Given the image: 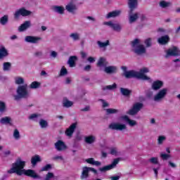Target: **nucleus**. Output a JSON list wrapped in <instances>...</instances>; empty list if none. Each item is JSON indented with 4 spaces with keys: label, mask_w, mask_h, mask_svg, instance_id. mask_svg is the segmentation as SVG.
I'll use <instances>...</instances> for the list:
<instances>
[{
    "label": "nucleus",
    "mask_w": 180,
    "mask_h": 180,
    "mask_svg": "<svg viewBox=\"0 0 180 180\" xmlns=\"http://www.w3.org/2000/svg\"><path fill=\"white\" fill-rule=\"evenodd\" d=\"M25 165L26 162L21 159H18L14 163L12 164L11 168L7 171L8 174H16L18 176L22 175H26V176H30L34 179L40 178L39 174L33 169H25Z\"/></svg>",
    "instance_id": "obj_1"
},
{
    "label": "nucleus",
    "mask_w": 180,
    "mask_h": 180,
    "mask_svg": "<svg viewBox=\"0 0 180 180\" xmlns=\"http://www.w3.org/2000/svg\"><path fill=\"white\" fill-rule=\"evenodd\" d=\"M124 77L125 78H136L137 79H142L143 81H149L150 77H148L146 74L149 72V70L147 68H143L140 70L139 72L134 70L127 71V68L126 66H122V68Z\"/></svg>",
    "instance_id": "obj_2"
},
{
    "label": "nucleus",
    "mask_w": 180,
    "mask_h": 180,
    "mask_svg": "<svg viewBox=\"0 0 180 180\" xmlns=\"http://www.w3.org/2000/svg\"><path fill=\"white\" fill-rule=\"evenodd\" d=\"M129 8L130 9L129 12V23H134L136 22L137 19H139V13H136L134 14H131V12L134 11L137 8V0H129L128 1Z\"/></svg>",
    "instance_id": "obj_3"
},
{
    "label": "nucleus",
    "mask_w": 180,
    "mask_h": 180,
    "mask_svg": "<svg viewBox=\"0 0 180 180\" xmlns=\"http://www.w3.org/2000/svg\"><path fill=\"white\" fill-rule=\"evenodd\" d=\"M17 95H14L15 101H19L21 98H29L30 93L27 91V84L19 86L16 91Z\"/></svg>",
    "instance_id": "obj_4"
},
{
    "label": "nucleus",
    "mask_w": 180,
    "mask_h": 180,
    "mask_svg": "<svg viewBox=\"0 0 180 180\" xmlns=\"http://www.w3.org/2000/svg\"><path fill=\"white\" fill-rule=\"evenodd\" d=\"M141 44V41L140 39H134L131 43L134 51H135L136 54H138L139 56L146 53V47H144V45Z\"/></svg>",
    "instance_id": "obj_5"
},
{
    "label": "nucleus",
    "mask_w": 180,
    "mask_h": 180,
    "mask_svg": "<svg viewBox=\"0 0 180 180\" xmlns=\"http://www.w3.org/2000/svg\"><path fill=\"white\" fill-rule=\"evenodd\" d=\"M165 57L166 58H168V57H176L178 56H180V51L179 49L176 46H173L172 48H169L166 51Z\"/></svg>",
    "instance_id": "obj_6"
},
{
    "label": "nucleus",
    "mask_w": 180,
    "mask_h": 180,
    "mask_svg": "<svg viewBox=\"0 0 180 180\" xmlns=\"http://www.w3.org/2000/svg\"><path fill=\"white\" fill-rule=\"evenodd\" d=\"M31 13L32 12L30 11L26 10L25 8H21L14 13V18L15 19H19L20 16H29Z\"/></svg>",
    "instance_id": "obj_7"
},
{
    "label": "nucleus",
    "mask_w": 180,
    "mask_h": 180,
    "mask_svg": "<svg viewBox=\"0 0 180 180\" xmlns=\"http://www.w3.org/2000/svg\"><path fill=\"white\" fill-rule=\"evenodd\" d=\"M141 108H143V103H136L134 104L133 108L130 109L129 111H127V115H130L131 116H134V115H137L139 112L141 110Z\"/></svg>",
    "instance_id": "obj_8"
},
{
    "label": "nucleus",
    "mask_w": 180,
    "mask_h": 180,
    "mask_svg": "<svg viewBox=\"0 0 180 180\" xmlns=\"http://www.w3.org/2000/svg\"><path fill=\"white\" fill-rule=\"evenodd\" d=\"M105 26H108L112 30H115V32H120L122 30V25L119 23H115L113 21H106L103 23Z\"/></svg>",
    "instance_id": "obj_9"
},
{
    "label": "nucleus",
    "mask_w": 180,
    "mask_h": 180,
    "mask_svg": "<svg viewBox=\"0 0 180 180\" xmlns=\"http://www.w3.org/2000/svg\"><path fill=\"white\" fill-rule=\"evenodd\" d=\"M167 92H168L167 89L160 90L153 98L155 102H161L165 98Z\"/></svg>",
    "instance_id": "obj_10"
},
{
    "label": "nucleus",
    "mask_w": 180,
    "mask_h": 180,
    "mask_svg": "<svg viewBox=\"0 0 180 180\" xmlns=\"http://www.w3.org/2000/svg\"><path fill=\"white\" fill-rule=\"evenodd\" d=\"M148 162H150V164H153L154 165H157V168L154 167L153 171L155 172V176H158V169H160V168H161V165L158 162V158H157V157L150 158L148 160Z\"/></svg>",
    "instance_id": "obj_11"
},
{
    "label": "nucleus",
    "mask_w": 180,
    "mask_h": 180,
    "mask_svg": "<svg viewBox=\"0 0 180 180\" xmlns=\"http://www.w3.org/2000/svg\"><path fill=\"white\" fill-rule=\"evenodd\" d=\"M119 158H116L113 160L111 165L101 167L99 171H101V172H106V171H110V169H113V168L116 167L117 164H119Z\"/></svg>",
    "instance_id": "obj_12"
},
{
    "label": "nucleus",
    "mask_w": 180,
    "mask_h": 180,
    "mask_svg": "<svg viewBox=\"0 0 180 180\" xmlns=\"http://www.w3.org/2000/svg\"><path fill=\"white\" fill-rule=\"evenodd\" d=\"M77 124H78L77 122H74L68 129H66L65 134L67 136V137L69 139L72 137L74 131H75V129H77Z\"/></svg>",
    "instance_id": "obj_13"
},
{
    "label": "nucleus",
    "mask_w": 180,
    "mask_h": 180,
    "mask_svg": "<svg viewBox=\"0 0 180 180\" xmlns=\"http://www.w3.org/2000/svg\"><path fill=\"white\" fill-rule=\"evenodd\" d=\"M65 9L66 11H68V12H69V13H72L73 15H75V13H77V11H78V7L75 4V3L71 1L68 3V5H66Z\"/></svg>",
    "instance_id": "obj_14"
},
{
    "label": "nucleus",
    "mask_w": 180,
    "mask_h": 180,
    "mask_svg": "<svg viewBox=\"0 0 180 180\" xmlns=\"http://www.w3.org/2000/svg\"><path fill=\"white\" fill-rule=\"evenodd\" d=\"M109 128L112 130H120V131H122V130H126L127 127L126 124H124L113 122L109 125Z\"/></svg>",
    "instance_id": "obj_15"
},
{
    "label": "nucleus",
    "mask_w": 180,
    "mask_h": 180,
    "mask_svg": "<svg viewBox=\"0 0 180 180\" xmlns=\"http://www.w3.org/2000/svg\"><path fill=\"white\" fill-rule=\"evenodd\" d=\"M89 171H91V172H94V174H96L97 172L96 169H94L93 167H83L81 179H86V177L88 176V174Z\"/></svg>",
    "instance_id": "obj_16"
},
{
    "label": "nucleus",
    "mask_w": 180,
    "mask_h": 180,
    "mask_svg": "<svg viewBox=\"0 0 180 180\" xmlns=\"http://www.w3.org/2000/svg\"><path fill=\"white\" fill-rule=\"evenodd\" d=\"M25 40L27 43H31L32 44H36L41 40V38H40L39 37L27 36V37H25Z\"/></svg>",
    "instance_id": "obj_17"
},
{
    "label": "nucleus",
    "mask_w": 180,
    "mask_h": 180,
    "mask_svg": "<svg viewBox=\"0 0 180 180\" xmlns=\"http://www.w3.org/2000/svg\"><path fill=\"white\" fill-rule=\"evenodd\" d=\"M108 64L109 63H108V60H106V58L101 57L98 60L97 67L99 68H105Z\"/></svg>",
    "instance_id": "obj_18"
},
{
    "label": "nucleus",
    "mask_w": 180,
    "mask_h": 180,
    "mask_svg": "<svg viewBox=\"0 0 180 180\" xmlns=\"http://www.w3.org/2000/svg\"><path fill=\"white\" fill-rule=\"evenodd\" d=\"M104 72L106 74H115L117 72V67L113 65L107 66L104 68Z\"/></svg>",
    "instance_id": "obj_19"
},
{
    "label": "nucleus",
    "mask_w": 180,
    "mask_h": 180,
    "mask_svg": "<svg viewBox=\"0 0 180 180\" xmlns=\"http://www.w3.org/2000/svg\"><path fill=\"white\" fill-rule=\"evenodd\" d=\"M55 147L58 151H63V150H65V148H67L65 143H64L63 141H58L55 143Z\"/></svg>",
    "instance_id": "obj_20"
},
{
    "label": "nucleus",
    "mask_w": 180,
    "mask_h": 180,
    "mask_svg": "<svg viewBox=\"0 0 180 180\" xmlns=\"http://www.w3.org/2000/svg\"><path fill=\"white\" fill-rule=\"evenodd\" d=\"M122 120H124L126 123H128V124L131 126V127H133L137 124V122L133 120H130V118H129V116L127 115L122 116Z\"/></svg>",
    "instance_id": "obj_21"
},
{
    "label": "nucleus",
    "mask_w": 180,
    "mask_h": 180,
    "mask_svg": "<svg viewBox=\"0 0 180 180\" xmlns=\"http://www.w3.org/2000/svg\"><path fill=\"white\" fill-rule=\"evenodd\" d=\"M30 26H32V23L30 22V21H25L18 27V31L25 32V30H27V29H29Z\"/></svg>",
    "instance_id": "obj_22"
},
{
    "label": "nucleus",
    "mask_w": 180,
    "mask_h": 180,
    "mask_svg": "<svg viewBox=\"0 0 180 180\" xmlns=\"http://www.w3.org/2000/svg\"><path fill=\"white\" fill-rule=\"evenodd\" d=\"M120 13H122V11H120V10L111 11L105 15V18L110 19V18H116V17L119 16L120 15Z\"/></svg>",
    "instance_id": "obj_23"
},
{
    "label": "nucleus",
    "mask_w": 180,
    "mask_h": 180,
    "mask_svg": "<svg viewBox=\"0 0 180 180\" xmlns=\"http://www.w3.org/2000/svg\"><path fill=\"white\" fill-rule=\"evenodd\" d=\"M52 11H53V12H56V13H59V15H63L65 8H64L63 6H52Z\"/></svg>",
    "instance_id": "obj_24"
},
{
    "label": "nucleus",
    "mask_w": 180,
    "mask_h": 180,
    "mask_svg": "<svg viewBox=\"0 0 180 180\" xmlns=\"http://www.w3.org/2000/svg\"><path fill=\"white\" fill-rule=\"evenodd\" d=\"M96 140V136L94 135H89L84 138V141L87 144H93Z\"/></svg>",
    "instance_id": "obj_25"
},
{
    "label": "nucleus",
    "mask_w": 180,
    "mask_h": 180,
    "mask_svg": "<svg viewBox=\"0 0 180 180\" xmlns=\"http://www.w3.org/2000/svg\"><path fill=\"white\" fill-rule=\"evenodd\" d=\"M69 37L72 41H78L81 39V34L78 32H72L70 34Z\"/></svg>",
    "instance_id": "obj_26"
},
{
    "label": "nucleus",
    "mask_w": 180,
    "mask_h": 180,
    "mask_svg": "<svg viewBox=\"0 0 180 180\" xmlns=\"http://www.w3.org/2000/svg\"><path fill=\"white\" fill-rule=\"evenodd\" d=\"M86 162H87V164H91V165H96V167H99L101 165V162L95 160L94 158L86 159Z\"/></svg>",
    "instance_id": "obj_27"
},
{
    "label": "nucleus",
    "mask_w": 180,
    "mask_h": 180,
    "mask_svg": "<svg viewBox=\"0 0 180 180\" xmlns=\"http://www.w3.org/2000/svg\"><path fill=\"white\" fill-rule=\"evenodd\" d=\"M159 44H167L169 41V37L168 35L163 36L158 39Z\"/></svg>",
    "instance_id": "obj_28"
},
{
    "label": "nucleus",
    "mask_w": 180,
    "mask_h": 180,
    "mask_svg": "<svg viewBox=\"0 0 180 180\" xmlns=\"http://www.w3.org/2000/svg\"><path fill=\"white\" fill-rule=\"evenodd\" d=\"M41 161V158L40 155H36L32 157L31 158V164L34 167L37 164V162H40Z\"/></svg>",
    "instance_id": "obj_29"
},
{
    "label": "nucleus",
    "mask_w": 180,
    "mask_h": 180,
    "mask_svg": "<svg viewBox=\"0 0 180 180\" xmlns=\"http://www.w3.org/2000/svg\"><path fill=\"white\" fill-rule=\"evenodd\" d=\"M78 60V58L75 56H70L69 58V60L68 61V64L70 65V67H75V62Z\"/></svg>",
    "instance_id": "obj_30"
},
{
    "label": "nucleus",
    "mask_w": 180,
    "mask_h": 180,
    "mask_svg": "<svg viewBox=\"0 0 180 180\" xmlns=\"http://www.w3.org/2000/svg\"><path fill=\"white\" fill-rule=\"evenodd\" d=\"M11 122L12 120L9 117H2L0 120V123H1V124H10L11 126H12Z\"/></svg>",
    "instance_id": "obj_31"
},
{
    "label": "nucleus",
    "mask_w": 180,
    "mask_h": 180,
    "mask_svg": "<svg viewBox=\"0 0 180 180\" xmlns=\"http://www.w3.org/2000/svg\"><path fill=\"white\" fill-rule=\"evenodd\" d=\"M162 86V82L158 80L153 83L152 88L155 91H157V89H160Z\"/></svg>",
    "instance_id": "obj_32"
},
{
    "label": "nucleus",
    "mask_w": 180,
    "mask_h": 180,
    "mask_svg": "<svg viewBox=\"0 0 180 180\" xmlns=\"http://www.w3.org/2000/svg\"><path fill=\"white\" fill-rule=\"evenodd\" d=\"M97 44L100 49H104V50H105L106 47L109 46L110 42H109V40H107L105 42H102L101 41H98Z\"/></svg>",
    "instance_id": "obj_33"
},
{
    "label": "nucleus",
    "mask_w": 180,
    "mask_h": 180,
    "mask_svg": "<svg viewBox=\"0 0 180 180\" xmlns=\"http://www.w3.org/2000/svg\"><path fill=\"white\" fill-rule=\"evenodd\" d=\"M8 54V50L4 46H0V58L7 57Z\"/></svg>",
    "instance_id": "obj_34"
},
{
    "label": "nucleus",
    "mask_w": 180,
    "mask_h": 180,
    "mask_svg": "<svg viewBox=\"0 0 180 180\" xmlns=\"http://www.w3.org/2000/svg\"><path fill=\"white\" fill-rule=\"evenodd\" d=\"M13 137L15 140H20V132L19 131V129H14L13 132Z\"/></svg>",
    "instance_id": "obj_35"
},
{
    "label": "nucleus",
    "mask_w": 180,
    "mask_h": 180,
    "mask_svg": "<svg viewBox=\"0 0 180 180\" xmlns=\"http://www.w3.org/2000/svg\"><path fill=\"white\" fill-rule=\"evenodd\" d=\"M30 120H34V122H37L39 119H41V115L40 114H32L29 116Z\"/></svg>",
    "instance_id": "obj_36"
},
{
    "label": "nucleus",
    "mask_w": 180,
    "mask_h": 180,
    "mask_svg": "<svg viewBox=\"0 0 180 180\" xmlns=\"http://www.w3.org/2000/svg\"><path fill=\"white\" fill-rule=\"evenodd\" d=\"M41 85V84L39 82H33L30 84V88L31 89H37L40 88Z\"/></svg>",
    "instance_id": "obj_37"
},
{
    "label": "nucleus",
    "mask_w": 180,
    "mask_h": 180,
    "mask_svg": "<svg viewBox=\"0 0 180 180\" xmlns=\"http://www.w3.org/2000/svg\"><path fill=\"white\" fill-rule=\"evenodd\" d=\"M63 105L64 108H71V105H74V103H72V101H70L67 98H64Z\"/></svg>",
    "instance_id": "obj_38"
},
{
    "label": "nucleus",
    "mask_w": 180,
    "mask_h": 180,
    "mask_svg": "<svg viewBox=\"0 0 180 180\" xmlns=\"http://www.w3.org/2000/svg\"><path fill=\"white\" fill-rule=\"evenodd\" d=\"M8 20H9V17L6 15L0 18V23L3 26H5V25H6V23H8Z\"/></svg>",
    "instance_id": "obj_39"
},
{
    "label": "nucleus",
    "mask_w": 180,
    "mask_h": 180,
    "mask_svg": "<svg viewBox=\"0 0 180 180\" xmlns=\"http://www.w3.org/2000/svg\"><path fill=\"white\" fill-rule=\"evenodd\" d=\"M15 82L17 85H22V84H25V79L20 77H15Z\"/></svg>",
    "instance_id": "obj_40"
},
{
    "label": "nucleus",
    "mask_w": 180,
    "mask_h": 180,
    "mask_svg": "<svg viewBox=\"0 0 180 180\" xmlns=\"http://www.w3.org/2000/svg\"><path fill=\"white\" fill-rule=\"evenodd\" d=\"M106 150H110V152H108V154H111V155H117V148H106Z\"/></svg>",
    "instance_id": "obj_41"
},
{
    "label": "nucleus",
    "mask_w": 180,
    "mask_h": 180,
    "mask_svg": "<svg viewBox=\"0 0 180 180\" xmlns=\"http://www.w3.org/2000/svg\"><path fill=\"white\" fill-rule=\"evenodd\" d=\"M120 91L124 96H129V94H131V91L124 88H121Z\"/></svg>",
    "instance_id": "obj_42"
},
{
    "label": "nucleus",
    "mask_w": 180,
    "mask_h": 180,
    "mask_svg": "<svg viewBox=\"0 0 180 180\" xmlns=\"http://www.w3.org/2000/svg\"><path fill=\"white\" fill-rule=\"evenodd\" d=\"M117 87V84L116 83H114L112 85H108L105 87L103 88V89H108L109 91H115L116 88Z\"/></svg>",
    "instance_id": "obj_43"
},
{
    "label": "nucleus",
    "mask_w": 180,
    "mask_h": 180,
    "mask_svg": "<svg viewBox=\"0 0 180 180\" xmlns=\"http://www.w3.org/2000/svg\"><path fill=\"white\" fill-rule=\"evenodd\" d=\"M105 112H106L107 115H113L115 113H117V112H119V110L117 109H115V108H108L105 110Z\"/></svg>",
    "instance_id": "obj_44"
},
{
    "label": "nucleus",
    "mask_w": 180,
    "mask_h": 180,
    "mask_svg": "<svg viewBox=\"0 0 180 180\" xmlns=\"http://www.w3.org/2000/svg\"><path fill=\"white\" fill-rule=\"evenodd\" d=\"M11 63L9 62H6L3 65V70L4 71H9L11 70Z\"/></svg>",
    "instance_id": "obj_45"
},
{
    "label": "nucleus",
    "mask_w": 180,
    "mask_h": 180,
    "mask_svg": "<svg viewBox=\"0 0 180 180\" xmlns=\"http://www.w3.org/2000/svg\"><path fill=\"white\" fill-rule=\"evenodd\" d=\"M39 126L41 127V129H46V127L49 126V124L47 123V121L44 120H41L39 121Z\"/></svg>",
    "instance_id": "obj_46"
},
{
    "label": "nucleus",
    "mask_w": 180,
    "mask_h": 180,
    "mask_svg": "<svg viewBox=\"0 0 180 180\" xmlns=\"http://www.w3.org/2000/svg\"><path fill=\"white\" fill-rule=\"evenodd\" d=\"M160 5L161 8H168V6H171V3L165 1H162L160 3Z\"/></svg>",
    "instance_id": "obj_47"
},
{
    "label": "nucleus",
    "mask_w": 180,
    "mask_h": 180,
    "mask_svg": "<svg viewBox=\"0 0 180 180\" xmlns=\"http://www.w3.org/2000/svg\"><path fill=\"white\" fill-rule=\"evenodd\" d=\"M67 74H68V71L67 70L65 67L63 66L60 70V76L64 77V75H67Z\"/></svg>",
    "instance_id": "obj_48"
},
{
    "label": "nucleus",
    "mask_w": 180,
    "mask_h": 180,
    "mask_svg": "<svg viewBox=\"0 0 180 180\" xmlns=\"http://www.w3.org/2000/svg\"><path fill=\"white\" fill-rule=\"evenodd\" d=\"M165 140H167V137H165V136H160L158 139V143L162 144Z\"/></svg>",
    "instance_id": "obj_49"
},
{
    "label": "nucleus",
    "mask_w": 180,
    "mask_h": 180,
    "mask_svg": "<svg viewBox=\"0 0 180 180\" xmlns=\"http://www.w3.org/2000/svg\"><path fill=\"white\" fill-rule=\"evenodd\" d=\"M5 109H6L5 103L0 101V112H5Z\"/></svg>",
    "instance_id": "obj_50"
},
{
    "label": "nucleus",
    "mask_w": 180,
    "mask_h": 180,
    "mask_svg": "<svg viewBox=\"0 0 180 180\" xmlns=\"http://www.w3.org/2000/svg\"><path fill=\"white\" fill-rule=\"evenodd\" d=\"M160 157L163 160H167V158H169V157H171V155L162 153L160 154Z\"/></svg>",
    "instance_id": "obj_51"
},
{
    "label": "nucleus",
    "mask_w": 180,
    "mask_h": 180,
    "mask_svg": "<svg viewBox=\"0 0 180 180\" xmlns=\"http://www.w3.org/2000/svg\"><path fill=\"white\" fill-rule=\"evenodd\" d=\"M49 169H51V165H45L44 167H43L41 169V172H43V171H49Z\"/></svg>",
    "instance_id": "obj_52"
},
{
    "label": "nucleus",
    "mask_w": 180,
    "mask_h": 180,
    "mask_svg": "<svg viewBox=\"0 0 180 180\" xmlns=\"http://www.w3.org/2000/svg\"><path fill=\"white\" fill-rule=\"evenodd\" d=\"M52 178H54V174L53 173H51V172H49L46 174L45 180H51Z\"/></svg>",
    "instance_id": "obj_53"
},
{
    "label": "nucleus",
    "mask_w": 180,
    "mask_h": 180,
    "mask_svg": "<svg viewBox=\"0 0 180 180\" xmlns=\"http://www.w3.org/2000/svg\"><path fill=\"white\" fill-rule=\"evenodd\" d=\"M145 44L146 47L151 46V38H148L145 40Z\"/></svg>",
    "instance_id": "obj_54"
},
{
    "label": "nucleus",
    "mask_w": 180,
    "mask_h": 180,
    "mask_svg": "<svg viewBox=\"0 0 180 180\" xmlns=\"http://www.w3.org/2000/svg\"><path fill=\"white\" fill-rule=\"evenodd\" d=\"M96 60V59L95 58L91 57V56H90L87 58V61H89V63H95Z\"/></svg>",
    "instance_id": "obj_55"
},
{
    "label": "nucleus",
    "mask_w": 180,
    "mask_h": 180,
    "mask_svg": "<svg viewBox=\"0 0 180 180\" xmlns=\"http://www.w3.org/2000/svg\"><path fill=\"white\" fill-rule=\"evenodd\" d=\"M35 57H41L43 56V52L41 51H37L34 53Z\"/></svg>",
    "instance_id": "obj_56"
},
{
    "label": "nucleus",
    "mask_w": 180,
    "mask_h": 180,
    "mask_svg": "<svg viewBox=\"0 0 180 180\" xmlns=\"http://www.w3.org/2000/svg\"><path fill=\"white\" fill-rule=\"evenodd\" d=\"M100 101L103 103V108H108V103H106V101H105L104 100H100Z\"/></svg>",
    "instance_id": "obj_57"
},
{
    "label": "nucleus",
    "mask_w": 180,
    "mask_h": 180,
    "mask_svg": "<svg viewBox=\"0 0 180 180\" xmlns=\"http://www.w3.org/2000/svg\"><path fill=\"white\" fill-rule=\"evenodd\" d=\"M51 57H53V58H56L57 57V52L53 51L51 53Z\"/></svg>",
    "instance_id": "obj_58"
},
{
    "label": "nucleus",
    "mask_w": 180,
    "mask_h": 180,
    "mask_svg": "<svg viewBox=\"0 0 180 180\" xmlns=\"http://www.w3.org/2000/svg\"><path fill=\"white\" fill-rule=\"evenodd\" d=\"M174 63H176V67H180V59H176L174 60Z\"/></svg>",
    "instance_id": "obj_59"
},
{
    "label": "nucleus",
    "mask_w": 180,
    "mask_h": 180,
    "mask_svg": "<svg viewBox=\"0 0 180 180\" xmlns=\"http://www.w3.org/2000/svg\"><path fill=\"white\" fill-rule=\"evenodd\" d=\"M86 18L89 20H91V22H95V20H96V19H95V18L92 17V16H87Z\"/></svg>",
    "instance_id": "obj_60"
},
{
    "label": "nucleus",
    "mask_w": 180,
    "mask_h": 180,
    "mask_svg": "<svg viewBox=\"0 0 180 180\" xmlns=\"http://www.w3.org/2000/svg\"><path fill=\"white\" fill-rule=\"evenodd\" d=\"M111 180H119L120 179V176H111Z\"/></svg>",
    "instance_id": "obj_61"
},
{
    "label": "nucleus",
    "mask_w": 180,
    "mask_h": 180,
    "mask_svg": "<svg viewBox=\"0 0 180 180\" xmlns=\"http://www.w3.org/2000/svg\"><path fill=\"white\" fill-rule=\"evenodd\" d=\"M4 154V155H11V151L9 150H5Z\"/></svg>",
    "instance_id": "obj_62"
},
{
    "label": "nucleus",
    "mask_w": 180,
    "mask_h": 180,
    "mask_svg": "<svg viewBox=\"0 0 180 180\" xmlns=\"http://www.w3.org/2000/svg\"><path fill=\"white\" fill-rule=\"evenodd\" d=\"M89 70H91V65H88L85 66V68H84L85 71H89Z\"/></svg>",
    "instance_id": "obj_63"
},
{
    "label": "nucleus",
    "mask_w": 180,
    "mask_h": 180,
    "mask_svg": "<svg viewBox=\"0 0 180 180\" xmlns=\"http://www.w3.org/2000/svg\"><path fill=\"white\" fill-rule=\"evenodd\" d=\"M54 160H63V156H56L54 158Z\"/></svg>",
    "instance_id": "obj_64"
}]
</instances>
